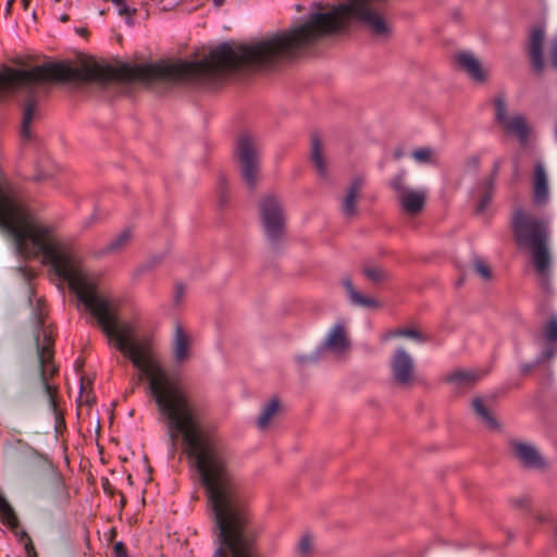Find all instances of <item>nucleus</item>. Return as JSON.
I'll use <instances>...</instances> for the list:
<instances>
[{
	"label": "nucleus",
	"instance_id": "nucleus-26",
	"mask_svg": "<svg viewBox=\"0 0 557 557\" xmlns=\"http://www.w3.org/2000/svg\"><path fill=\"white\" fill-rule=\"evenodd\" d=\"M132 238H133L132 231L124 230L109 243L108 249L111 251L120 250V249L124 248L125 246H127L132 242Z\"/></svg>",
	"mask_w": 557,
	"mask_h": 557
},
{
	"label": "nucleus",
	"instance_id": "nucleus-19",
	"mask_svg": "<svg viewBox=\"0 0 557 557\" xmlns=\"http://www.w3.org/2000/svg\"><path fill=\"white\" fill-rule=\"evenodd\" d=\"M397 337L410 338L418 343H424L428 341V336L416 327H396L382 335V339L385 342Z\"/></svg>",
	"mask_w": 557,
	"mask_h": 557
},
{
	"label": "nucleus",
	"instance_id": "nucleus-37",
	"mask_svg": "<svg viewBox=\"0 0 557 557\" xmlns=\"http://www.w3.org/2000/svg\"><path fill=\"white\" fill-rule=\"evenodd\" d=\"M214 4L220 7L223 4L224 0H213Z\"/></svg>",
	"mask_w": 557,
	"mask_h": 557
},
{
	"label": "nucleus",
	"instance_id": "nucleus-35",
	"mask_svg": "<svg viewBox=\"0 0 557 557\" xmlns=\"http://www.w3.org/2000/svg\"><path fill=\"white\" fill-rule=\"evenodd\" d=\"M220 203H221V206H224L226 203V196H225L224 191H222L220 195Z\"/></svg>",
	"mask_w": 557,
	"mask_h": 557
},
{
	"label": "nucleus",
	"instance_id": "nucleus-40",
	"mask_svg": "<svg viewBox=\"0 0 557 557\" xmlns=\"http://www.w3.org/2000/svg\"><path fill=\"white\" fill-rule=\"evenodd\" d=\"M395 157L398 159V158H400V157H401V153L396 152V153H395Z\"/></svg>",
	"mask_w": 557,
	"mask_h": 557
},
{
	"label": "nucleus",
	"instance_id": "nucleus-10",
	"mask_svg": "<svg viewBox=\"0 0 557 557\" xmlns=\"http://www.w3.org/2000/svg\"><path fill=\"white\" fill-rule=\"evenodd\" d=\"M485 374L486 371L480 369H455L446 373L443 380L455 388H469Z\"/></svg>",
	"mask_w": 557,
	"mask_h": 557
},
{
	"label": "nucleus",
	"instance_id": "nucleus-15",
	"mask_svg": "<svg viewBox=\"0 0 557 557\" xmlns=\"http://www.w3.org/2000/svg\"><path fill=\"white\" fill-rule=\"evenodd\" d=\"M342 284L346 290V294H347L350 302L354 306L362 307V308H367V309H373V310L382 308V304L380 300H377L376 298H374L372 296H369V295H366V294H362L361 292H359L358 288L355 286L351 277L345 276L342 280Z\"/></svg>",
	"mask_w": 557,
	"mask_h": 557
},
{
	"label": "nucleus",
	"instance_id": "nucleus-8",
	"mask_svg": "<svg viewBox=\"0 0 557 557\" xmlns=\"http://www.w3.org/2000/svg\"><path fill=\"white\" fill-rule=\"evenodd\" d=\"M455 67L466 74L476 84H485L488 81L490 71L483 62L471 51H460L454 55Z\"/></svg>",
	"mask_w": 557,
	"mask_h": 557
},
{
	"label": "nucleus",
	"instance_id": "nucleus-36",
	"mask_svg": "<svg viewBox=\"0 0 557 557\" xmlns=\"http://www.w3.org/2000/svg\"><path fill=\"white\" fill-rule=\"evenodd\" d=\"M554 356V352L552 350H547L545 354L546 359H550Z\"/></svg>",
	"mask_w": 557,
	"mask_h": 557
},
{
	"label": "nucleus",
	"instance_id": "nucleus-20",
	"mask_svg": "<svg viewBox=\"0 0 557 557\" xmlns=\"http://www.w3.org/2000/svg\"><path fill=\"white\" fill-rule=\"evenodd\" d=\"M281 405L276 398L270 399L263 407L259 418H258V426L261 430H265L274 419V417L280 412Z\"/></svg>",
	"mask_w": 557,
	"mask_h": 557
},
{
	"label": "nucleus",
	"instance_id": "nucleus-24",
	"mask_svg": "<svg viewBox=\"0 0 557 557\" xmlns=\"http://www.w3.org/2000/svg\"><path fill=\"white\" fill-rule=\"evenodd\" d=\"M0 510L2 511V521L5 525H8L11 530L17 529L20 521L11 506L2 498H0Z\"/></svg>",
	"mask_w": 557,
	"mask_h": 557
},
{
	"label": "nucleus",
	"instance_id": "nucleus-9",
	"mask_svg": "<svg viewBox=\"0 0 557 557\" xmlns=\"http://www.w3.org/2000/svg\"><path fill=\"white\" fill-rule=\"evenodd\" d=\"M510 448L513 457L522 467L534 470H545L548 467L547 460L531 444L512 441Z\"/></svg>",
	"mask_w": 557,
	"mask_h": 557
},
{
	"label": "nucleus",
	"instance_id": "nucleus-6",
	"mask_svg": "<svg viewBox=\"0 0 557 557\" xmlns=\"http://www.w3.org/2000/svg\"><path fill=\"white\" fill-rule=\"evenodd\" d=\"M389 371L394 383L404 388L417 382V367L413 356L403 346H398L389 357Z\"/></svg>",
	"mask_w": 557,
	"mask_h": 557
},
{
	"label": "nucleus",
	"instance_id": "nucleus-34",
	"mask_svg": "<svg viewBox=\"0 0 557 557\" xmlns=\"http://www.w3.org/2000/svg\"><path fill=\"white\" fill-rule=\"evenodd\" d=\"M487 203H488V198H485V199L480 203V206H479L478 210H479V211H483V210H484V208L487 206Z\"/></svg>",
	"mask_w": 557,
	"mask_h": 557
},
{
	"label": "nucleus",
	"instance_id": "nucleus-33",
	"mask_svg": "<svg viewBox=\"0 0 557 557\" xmlns=\"http://www.w3.org/2000/svg\"><path fill=\"white\" fill-rule=\"evenodd\" d=\"M12 531L14 532L15 536L18 537L21 544L24 543V537H30L26 531L20 529V525L17 527V529H12Z\"/></svg>",
	"mask_w": 557,
	"mask_h": 557
},
{
	"label": "nucleus",
	"instance_id": "nucleus-38",
	"mask_svg": "<svg viewBox=\"0 0 557 557\" xmlns=\"http://www.w3.org/2000/svg\"><path fill=\"white\" fill-rule=\"evenodd\" d=\"M24 8L27 9L29 0H22Z\"/></svg>",
	"mask_w": 557,
	"mask_h": 557
},
{
	"label": "nucleus",
	"instance_id": "nucleus-21",
	"mask_svg": "<svg viewBox=\"0 0 557 557\" xmlns=\"http://www.w3.org/2000/svg\"><path fill=\"white\" fill-rule=\"evenodd\" d=\"M35 113H36L35 102L28 101L24 108L23 119H22V128H21V135L25 139H30V137H32L30 125L35 119Z\"/></svg>",
	"mask_w": 557,
	"mask_h": 557
},
{
	"label": "nucleus",
	"instance_id": "nucleus-7",
	"mask_svg": "<svg viewBox=\"0 0 557 557\" xmlns=\"http://www.w3.org/2000/svg\"><path fill=\"white\" fill-rule=\"evenodd\" d=\"M495 119L503 131L508 135L516 136L521 144H525L530 135V126L521 114L510 115L507 112L506 102L503 97H497L494 101Z\"/></svg>",
	"mask_w": 557,
	"mask_h": 557
},
{
	"label": "nucleus",
	"instance_id": "nucleus-29",
	"mask_svg": "<svg viewBox=\"0 0 557 557\" xmlns=\"http://www.w3.org/2000/svg\"><path fill=\"white\" fill-rule=\"evenodd\" d=\"M475 272L485 281H491L493 273L491 267L482 259H475L473 261Z\"/></svg>",
	"mask_w": 557,
	"mask_h": 557
},
{
	"label": "nucleus",
	"instance_id": "nucleus-17",
	"mask_svg": "<svg viewBox=\"0 0 557 557\" xmlns=\"http://www.w3.org/2000/svg\"><path fill=\"white\" fill-rule=\"evenodd\" d=\"M310 159L320 177H326L329 173V162L321 138L318 135L312 136Z\"/></svg>",
	"mask_w": 557,
	"mask_h": 557
},
{
	"label": "nucleus",
	"instance_id": "nucleus-13",
	"mask_svg": "<svg viewBox=\"0 0 557 557\" xmlns=\"http://www.w3.org/2000/svg\"><path fill=\"white\" fill-rule=\"evenodd\" d=\"M191 356V336L181 325L176 324L173 336V358L177 364H183Z\"/></svg>",
	"mask_w": 557,
	"mask_h": 557
},
{
	"label": "nucleus",
	"instance_id": "nucleus-25",
	"mask_svg": "<svg viewBox=\"0 0 557 557\" xmlns=\"http://www.w3.org/2000/svg\"><path fill=\"white\" fill-rule=\"evenodd\" d=\"M411 156L418 163L434 164L436 161L435 151L430 147L418 148Z\"/></svg>",
	"mask_w": 557,
	"mask_h": 557
},
{
	"label": "nucleus",
	"instance_id": "nucleus-32",
	"mask_svg": "<svg viewBox=\"0 0 557 557\" xmlns=\"http://www.w3.org/2000/svg\"><path fill=\"white\" fill-rule=\"evenodd\" d=\"M115 557H128L126 549L121 542L114 545Z\"/></svg>",
	"mask_w": 557,
	"mask_h": 557
},
{
	"label": "nucleus",
	"instance_id": "nucleus-2",
	"mask_svg": "<svg viewBox=\"0 0 557 557\" xmlns=\"http://www.w3.org/2000/svg\"><path fill=\"white\" fill-rule=\"evenodd\" d=\"M400 212L408 218H417L423 213L429 197L428 188L410 185L405 172L395 175L391 183Z\"/></svg>",
	"mask_w": 557,
	"mask_h": 557
},
{
	"label": "nucleus",
	"instance_id": "nucleus-39",
	"mask_svg": "<svg viewBox=\"0 0 557 557\" xmlns=\"http://www.w3.org/2000/svg\"><path fill=\"white\" fill-rule=\"evenodd\" d=\"M51 176H52V174H46V173L42 174V178H49Z\"/></svg>",
	"mask_w": 557,
	"mask_h": 557
},
{
	"label": "nucleus",
	"instance_id": "nucleus-31",
	"mask_svg": "<svg viewBox=\"0 0 557 557\" xmlns=\"http://www.w3.org/2000/svg\"><path fill=\"white\" fill-rule=\"evenodd\" d=\"M22 545L26 552L27 557H37V553L30 537H24V543Z\"/></svg>",
	"mask_w": 557,
	"mask_h": 557
},
{
	"label": "nucleus",
	"instance_id": "nucleus-22",
	"mask_svg": "<svg viewBox=\"0 0 557 557\" xmlns=\"http://www.w3.org/2000/svg\"><path fill=\"white\" fill-rule=\"evenodd\" d=\"M315 549L314 537L309 534H302L296 545V554L298 557H312Z\"/></svg>",
	"mask_w": 557,
	"mask_h": 557
},
{
	"label": "nucleus",
	"instance_id": "nucleus-27",
	"mask_svg": "<svg viewBox=\"0 0 557 557\" xmlns=\"http://www.w3.org/2000/svg\"><path fill=\"white\" fill-rule=\"evenodd\" d=\"M543 338L549 343L557 345V318H550L544 326Z\"/></svg>",
	"mask_w": 557,
	"mask_h": 557
},
{
	"label": "nucleus",
	"instance_id": "nucleus-3",
	"mask_svg": "<svg viewBox=\"0 0 557 557\" xmlns=\"http://www.w3.org/2000/svg\"><path fill=\"white\" fill-rule=\"evenodd\" d=\"M234 156L245 182L255 186L260 173L259 138L249 132L240 133Z\"/></svg>",
	"mask_w": 557,
	"mask_h": 557
},
{
	"label": "nucleus",
	"instance_id": "nucleus-23",
	"mask_svg": "<svg viewBox=\"0 0 557 557\" xmlns=\"http://www.w3.org/2000/svg\"><path fill=\"white\" fill-rule=\"evenodd\" d=\"M363 275L373 284H381L388 280L387 271L377 265H367L363 268Z\"/></svg>",
	"mask_w": 557,
	"mask_h": 557
},
{
	"label": "nucleus",
	"instance_id": "nucleus-28",
	"mask_svg": "<svg viewBox=\"0 0 557 557\" xmlns=\"http://www.w3.org/2000/svg\"><path fill=\"white\" fill-rule=\"evenodd\" d=\"M117 8L119 15L126 18L128 25L133 24V17L135 16L137 10L135 8H131L126 4L125 0H120V2L113 3Z\"/></svg>",
	"mask_w": 557,
	"mask_h": 557
},
{
	"label": "nucleus",
	"instance_id": "nucleus-12",
	"mask_svg": "<svg viewBox=\"0 0 557 557\" xmlns=\"http://www.w3.org/2000/svg\"><path fill=\"white\" fill-rule=\"evenodd\" d=\"M323 348L339 357L349 350L350 343L344 324L337 323L331 329L323 343Z\"/></svg>",
	"mask_w": 557,
	"mask_h": 557
},
{
	"label": "nucleus",
	"instance_id": "nucleus-14",
	"mask_svg": "<svg viewBox=\"0 0 557 557\" xmlns=\"http://www.w3.org/2000/svg\"><path fill=\"white\" fill-rule=\"evenodd\" d=\"M544 38L545 34L543 27H535L531 30L528 52L531 59L532 67L537 73H541L544 70Z\"/></svg>",
	"mask_w": 557,
	"mask_h": 557
},
{
	"label": "nucleus",
	"instance_id": "nucleus-11",
	"mask_svg": "<svg viewBox=\"0 0 557 557\" xmlns=\"http://www.w3.org/2000/svg\"><path fill=\"white\" fill-rule=\"evenodd\" d=\"M363 181L355 178L345 190L341 201V212L346 219L358 215V201L361 197Z\"/></svg>",
	"mask_w": 557,
	"mask_h": 557
},
{
	"label": "nucleus",
	"instance_id": "nucleus-30",
	"mask_svg": "<svg viewBox=\"0 0 557 557\" xmlns=\"http://www.w3.org/2000/svg\"><path fill=\"white\" fill-rule=\"evenodd\" d=\"M548 59L552 64L557 67V38L550 41L548 47Z\"/></svg>",
	"mask_w": 557,
	"mask_h": 557
},
{
	"label": "nucleus",
	"instance_id": "nucleus-16",
	"mask_svg": "<svg viewBox=\"0 0 557 557\" xmlns=\"http://www.w3.org/2000/svg\"><path fill=\"white\" fill-rule=\"evenodd\" d=\"M549 198L548 175L542 162H536L533 174V199L536 205L547 203Z\"/></svg>",
	"mask_w": 557,
	"mask_h": 557
},
{
	"label": "nucleus",
	"instance_id": "nucleus-1",
	"mask_svg": "<svg viewBox=\"0 0 557 557\" xmlns=\"http://www.w3.org/2000/svg\"><path fill=\"white\" fill-rule=\"evenodd\" d=\"M513 228L518 245L528 248L531 252V260L541 287L548 289L552 258L547 247L546 224L518 212L513 219Z\"/></svg>",
	"mask_w": 557,
	"mask_h": 557
},
{
	"label": "nucleus",
	"instance_id": "nucleus-5",
	"mask_svg": "<svg viewBox=\"0 0 557 557\" xmlns=\"http://www.w3.org/2000/svg\"><path fill=\"white\" fill-rule=\"evenodd\" d=\"M260 214L267 236L272 240L281 238L285 230L282 200L275 195H265L260 202Z\"/></svg>",
	"mask_w": 557,
	"mask_h": 557
},
{
	"label": "nucleus",
	"instance_id": "nucleus-4",
	"mask_svg": "<svg viewBox=\"0 0 557 557\" xmlns=\"http://www.w3.org/2000/svg\"><path fill=\"white\" fill-rule=\"evenodd\" d=\"M41 342L39 335L36 338L41 384L49 406L54 408L57 388L49 382V380L57 373V367L53 362V339L51 333L47 330H41Z\"/></svg>",
	"mask_w": 557,
	"mask_h": 557
},
{
	"label": "nucleus",
	"instance_id": "nucleus-18",
	"mask_svg": "<svg viewBox=\"0 0 557 557\" xmlns=\"http://www.w3.org/2000/svg\"><path fill=\"white\" fill-rule=\"evenodd\" d=\"M472 408L475 414L480 418L482 423L491 430H498L500 428L498 421L493 416L488 404L481 397H475L472 400Z\"/></svg>",
	"mask_w": 557,
	"mask_h": 557
}]
</instances>
